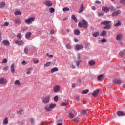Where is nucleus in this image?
Segmentation results:
<instances>
[{"mask_svg":"<svg viewBox=\"0 0 125 125\" xmlns=\"http://www.w3.org/2000/svg\"><path fill=\"white\" fill-rule=\"evenodd\" d=\"M66 47L67 49H71V45L70 44H67L66 45Z\"/></svg>","mask_w":125,"mask_h":125,"instance_id":"46","label":"nucleus"},{"mask_svg":"<svg viewBox=\"0 0 125 125\" xmlns=\"http://www.w3.org/2000/svg\"><path fill=\"white\" fill-rule=\"evenodd\" d=\"M92 10H95V7H94V6H92Z\"/></svg>","mask_w":125,"mask_h":125,"instance_id":"64","label":"nucleus"},{"mask_svg":"<svg viewBox=\"0 0 125 125\" xmlns=\"http://www.w3.org/2000/svg\"><path fill=\"white\" fill-rule=\"evenodd\" d=\"M7 83V81L3 78H0V84H5Z\"/></svg>","mask_w":125,"mask_h":125,"instance_id":"14","label":"nucleus"},{"mask_svg":"<svg viewBox=\"0 0 125 125\" xmlns=\"http://www.w3.org/2000/svg\"><path fill=\"white\" fill-rule=\"evenodd\" d=\"M62 10L63 11H64V12H65L66 11H69V10H70V9H69V8L68 7H64L63 8Z\"/></svg>","mask_w":125,"mask_h":125,"instance_id":"42","label":"nucleus"},{"mask_svg":"<svg viewBox=\"0 0 125 125\" xmlns=\"http://www.w3.org/2000/svg\"><path fill=\"white\" fill-rule=\"evenodd\" d=\"M69 118H70V119H73V118H74V114L70 113L69 114Z\"/></svg>","mask_w":125,"mask_h":125,"instance_id":"47","label":"nucleus"},{"mask_svg":"<svg viewBox=\"0 0 125 125\" xmlns=\"http://www.w3.org/2000/svg\"><path fill=\"white\" fill-rule=\"evenodd\" d=\"M30 122L31 124H34L35 123V120H34V118H30Z\"/></svg>","mask_w":125,"mask_h":125,"instance_id":"50","label":"nucleus"},{"mask_svg":"<svg viewBox=\"0 0 125 125\" xmlns=\"http://www.w3.org/2000/svg\"><path fill=\"white\" fill-rule=\"evenodd\" d=\"M9 69V67L8 66H6L4 68V71H7Z\"/></svg>","mask_w":125,"mask_h":125,"instance_id":"55","label":"nucleus"},{"mask_svg":"<svg viewBox=\"0 0 125 125\" xmlns=\"http://www.w3.org/2000/svg\"><path fill=\"white\" fill-rule=\"evenodd\" d=\"M116 39L117 41H121V40H122V39H123V34L121 33L118 34L116 35Z\"/></svg>","mask_w":125,"mask_h":125,"instance_id":"13","label":"nucleus"},{"mask_svg":"<svg viewBox=\"0 0 125 125\" xmlns=\"http://www.w3.org/2000/svg\"><path fill=\"white\" fill-rule=\"evenodd\" d=\"M8 25H9V23L6 22L4 23V24H3V26L4 27H5V26H8Z\"/></svg>","mask_w":125,"mask_h":125,"instance_id":"54","label":"nucleus"},{"mask_svg":"<svg viewBox=\"0 0 125 125\" xmlns=\"http://www.w3.org/2000/svg\"><path fill=\"white\" fill-rule=\"evenodd\" d=\"M99 91H100L99 89H97L95 90L92 94V96H94V97H96V96L98 95V93H99Z\"/></svg>","mask_w":125,"mask_h":125,"instance_id":"15","label":"nucleus"},{"mask_svg":"<svg viewBox=\"0 0 125 125\" xmlns=\"http://www.w3.org/2000/svg\"><path fill=\"white\" fill-rule=\"evenodd\" d=\"M45 4L46 6H48V7H50L52 6V5H53L52 3H51V2H50L49 1H46L45 2Z\"/></svg>","mask_w":125,"mask_h":125,"instance_id":"19","label":"nucleus"},{"mask_svg":"<svg viewBox=\"0 0 125 125\" xmlns=\"http://www.w3.org/2000/svg\"><path fill=\"white\" fill-rule=\"evenodd\" d=\"M54 92L55 93H57L60 91V86L58 85H55L53 87Z\"/></svg>","mask_w":125,"mask_h":125,"instance_id":"7","label":"nucleus"},{"mask_svg":"<svg viewBox=\"0 0 125 125\" xmlns=\"http://www.w3.org/2000/svg\"><path fill=\"white\" fill-rule=\"evenodd\" d=\"M14 22L15 24H21V21L19 18H17L15 20H14Z\"/></svg>","mask_w":125,"mask_h":125,"instance_id":"21","label":"nucleus"},{"mask_svg":"<svg viewBox=\"0 0 125 125\" xmlns=\"http://www.w3.org/2000/svg\"><path fill=\"white\" fill-rule=\"evenodd\" d=\"M74 34L75 35H80V34H81V32H80V30L76 29L74 30Z\"/></svg>","mask_w":125,"mask_h":125,"instance_id":"38","label":"nucleus"},{"mask_svg":"<svg viewBox=\"0 0 125 125\" xmlns=\"http://www.w3.org/2000/svg\"><path fill=\"white\" fill-rule=\"evenodd\" d=\"M106 35H107V31L103 30L101 34H100V36H102V37H105Z\"/></svg>","mask_w":125,"mask_h":125,"instance_id":"29","label":"nucleus"},{"mask_svg":"<svg viewBox=\"0 0 125 125\" xmlns=\"http://www.w3.org/2000/svg\"><path fill=\"white\" fill-rule=\"evenodd\" d=\"M5 6V2L2 1L0 2V8H3Z\"/></svg>","mask_w":125,"mask_h":125,"instance_id":"28","label":"nucleus"},{"mask_svg":"<svg viewBox=\"0 0 125 125\" xmlns=\"http://www.w3.org/2000/svg\"><path fill=\"white\" fill-rule=\"evenodd\" d=\"M119 2L122 5H125V0H120Z\"/></svg>","mask_w":125,"mask_h":125,"instance_id":"45","label":"nucleus"},{"mask_svg":"<svg viewBox=\"0 0 125 125\" xmlns=\"http://www.w3.org/2000/svg\"><path fill=\"white\" fill-rule=\"evenodd\" d=\"M111 23H112V21H102L101 24V25H105V26L103 27L104 30H110V29H111Z\"/></svg>","mask_w":125,"mask_h":125,"instance_id":"1","label":"nucleus"},{"mask_svg":"<svg viewBox=\"0 0 125 125\" xmlns=\"http://www.w3.org/2000/svg\"><path fill=\"white\" fill-rule=\"evenodd\" d=\"M104 12H109L110 9L107 7H103L102 8Z\"/></svg>","mask_w":125,"mask_h":125,"instance_id":"24","label":"nucleus"},{"mask_svg":"<svg viewBox=\"0 0 125 125\" xmlns=\"http://www.w3.org/2000/svg\"><path fill=\"white\" fill-rule=\"evenodd\" d=\"M114 27H119L122 25V23H121V21L119 20H116L114 21Z\"/></svg>","mask_w":125,"mask_h":125,"instance_id":"9","label":"nucleus"},{"mask_svg":"<svg viewBox=\"0 0 125 125\" xmlns=\"http://www.w3.org/2000/svg\"><path fill=\"white\" fill-rule=\"evenodd\" d=\"M50 34H51V35H53V34H54V31L51 30V31H50Z\"/></svg>","mask_w":125,"mask_h":125,"instance_id":"62","label":"nucleus"},{"mask_svg":"<svg viewBox=\"0 0 125 125\" xmlns=\"http://www.w3.org/2000/svg\"><path fill=\"white\" fill-rule=\"evenodd\" d=\"M77 60L76 61V64L77 67H79L80 63L82 62V59H81V55L78 54L77 57Z\"/></svg>","mask_w":125,"mask_h":125,"instance_id":"5","label":"nucleus"},{"mask_svg":"<svg viewBox=\"0 0 125 125\" xmlns=\"http://www.w3.org/2000/svg\"><path fill=\"white\" fill-rule=\"evenodd\" d=\"M90 45V43H87L85 44L86 47H87L89 46Z\"/></svg>","mask_w":125,"mask_h":125,"instance_id":"60","label":"nucleus"},{"mask_svg":"<svg viewBox=\"0 0 125 125\" xmlns=\"http://www.w3.org/2000/svg\"><path fill=\"white\" fill-rule=\"evenodd\" d=\"M50 100V96H47V97L43 98L42 99V102L44 103V104H47L49 101Z\"/></svg>","mask_w":125,"mask_h":125,"instance_id":"6","label":"nucleus"},{"mask_svg":"<svg viewBox=\"0 0 125 125\" xmlns=\"http://www.w3.org/2000/svg\"><path fill=\"white\" fill-rule=\"evenodd\" d=\"M78 26L79 28H83L84 29H87L88 28V22L85 20H82L78 23Z\"/></svg>","mask_w":125,"mask_h":125,"instance_id":"2","label":"nucleus"},{"mask_svg":"<svg viewBox=\"0 0 125 125\" xmlns=\"http://www.w3.org/2000/svg\"><path fill=\"white\" fill-rule=\"evenodd\" d=\"M97 79L98 81H102V80H103V75L101 74L99 75Z\"/></svg>","mask_w":125,"mask_h":125,"instance_id":"34","label":"nucleus"},{"mask_svg":"<svg viewBox=\"0 0 125 125\" xmlns=\"http://www.w3.org/2000/svg\"><path fill=\"white\" fill-rule=\"evenodd\" d=\"M117 115L118 117H122L123 116H125V113L122 111H119L117 112Z\"/></svg>","mask_w":125,"mask_h":125,"instance_id":"18","label":"nucleus"},{"mask_svg":"<svg viewBox=\"0 0 125 125\" xmlns=\"http://www.w3.org/2000/svg\"><path fill=\"white\" fill-rule=\"evenodd\" d=\"M83 45H80L77 44L75 46L76 50H81V49H83Z\"/></svg>","mask_w":125,"mask_h":125,"instance_id":"12","label":"nucleus"},{"mask_svg":"<svg viewBox=\"0 0 125 125\" xmlns=\"http://www.w3.org/2000/svg\"><path fill=\"white\" fill-rule=\"evenodd\" d=\"M22 112H23V110L22 109L19 110V111H18V114H22Z\"/></svg>","mask_w":125,"mask_h":125,"instance_id":"57","label":"nucleus"},{"mask_svg":"<svg viewBox=\"0 0 125 125\" xmlns=\"http://www.w3.org/2000/svg\"><path fill=\"white\" fill-rule=\"evenodd\" d=\"M58 71V68L54 67L51 70V73H54V72H57Z\"/></svg>","mask_w":125,"mask_h":125,"instance_id":"33","label":"nucleus"},{"mask_svg":"<svg viewBox=\"0 0 125 125\" xmlns=\"http://www.w3.org/2000/svg\"><path fill=\"white\" fill-rule=\"evenodd\" d=\"M33 62L35 64H38V63H39V61L38 60H34Z\"/></svg>","mask_w":125,"mask_h":125,"instance_id":"53","label":"nucleus"},{"mask_svg":"<svg viewBox=\"0 0 125 125\" xmlns=\"http://www.w3.org/2000/svg\"><path fill=\"white\" fill-rule=\"evenodd\" d=\"M93 37H94L95 38H96L99 36V32H95L92 34Z\"/></svg>","mask_w":125,"mask_h":125,"instance_id":"25","label":"nucleus"},{"mask_svg":"<svg viewBox=\"0 0 125 125\" xmlns=\"http://www.w3.org/2000/svg\"><path fill=\"white\" fill-rule=\"evenodd\" d=\"M87 112L85 110H83L81 111V113L82 115H86Z\"/></svg>","mask_w":125,"mask_h":125,"instance_id":"41","label":"nucleus"},{"mask_svg":"<svg viewBox=\"0 0 125 125\" xmlns=\"http://www.w3.org/2000/svg\"><path fill=\"white\" fill-rule=\"evenodd\" d=\"M76 101H79L80 100V97H76L75 98Z\"/></svg>","mask_w":125,"mask_h":125,"instance_id":"58","label":"nucleus"},{"mask_svg":"<svg viewBox=\"0 0 125 125\" xmlns=\"http://www.w3.org/2000/svg\"><path fill=\"white\" fill-rule=\"evenodd\" d=\"M51 65V62H48L44 65V68H47V67H50Z\"/></svg>","mask_w":125,"mask_h":125,"instance_id":"26","label":"nucleus"},{"mask_svg":"<svg viewBox=\"0 0 125 125\" xmlns=\"http://www.w3.org/2000/svg\"><path fill=\"white\" fill-rule=\"evenodd\" d=\"M35 17H30L28 19H26L24 20L25 23L27 24V25H29V24H31L34 20H35Z\"/></svg>","mask_w":125,"mask_h":125,"instance_id":"4","label":"nucleus"},{"mask_svg":"<svg viewBox=\"0 0 125 125\" xmlns=\"http://www.w3.org/2000/svg\"><path fill=\"white\" fill-rule=\"evenodd\" d=\"M55 107H56V104L51 103L49 104V106L47 105L45 106L44 109L47 112H50L52 111V109H54Z\"/></svg>","mask_w":125,"mask_h":125,"instance_id":"3","label":"nucleus"},{"mask_svg":"<svg viewBox=\"0 0 125 125\" xmlns=\"http://www.w3.org/2000/svg\"><path fill=\"white\" fill-rule=\"evenodd\" d=\"M2 43L3 44L6 46H9L10 45V42H9V41L6 40H4Z\"/></svg>","mask_w":125,"mask_h":125,"instance_id":"11","label":"nucleus"},{"mask_svg":"<svg viewBox=\"0 0 125 125\" xmlns=\"http://www.w3.org/2000/svg\"><path fill=\"white\" fill-rule=\"evenodd\" d=\"M17 38H18V39H21V38H22V34L20 33H18L17 35Z\"/></svg>","mask_w":125,"mask_h":125,"instance_id":"44","label":"nucleus"},{"mask_svg":"<svg viewBox=\"0 0 125 125\" xmlns=\"http://www.w3.org/2000/svg\"><path fill=\"white\" fill-rule=\"evenodd\" d=\"M122 13V11L118 10L116 11H114L112 13V16L113 17H116L118 16L119 14H121Z\"/></svg>","mask_w":125,"mask_h":125,"instance_id":"8","label":"nucleus"},{"mask_svg":"<svg viewBox=\"0 0 125 125\" xmlns=\"http://www.w3.org/2000/svg\"><path fill=\"white\" fill-rule=\"evenodd\" d=\"M114 83L116 84H121V83H122V81H121V80H119V79H115L114 80Z\"/></svg>","mask_w":125,"mask_h":125,"instance_id":"20","label":"nucleus"},{"mask_svg":"<svg viewBox=\"0 0 125 125\" xmlns=\"http://www.w3.org/2000/svg\"><path fill=\"white\" fill-rule=\"evenodd\" d=\"M54 101L57 102L58 101V96H55L54 98Z\"/></svg>","mask_w":125,"mask_h":125,"instance_id":"48","label":"nucleus"},{"mask_svg":"<svg viewBox=\"0 0 125 125\" xmlns=\"http://www.w3.org/2000/svg\"><path fill=\"white\" fill-rule=\"evenodd\" d=\"M89 91V89H86L84 90H83L82 91V94H87V93H88V92Z\"/></svg>","mask_w":125,"mask_h":125,"instance_id":"36","label":"nucleus"},{"mask_svg":"<svg viewBox=\"0 0 125 125\" xmlns=\"http://www.w3.org/2000/svg\"><path fill=\"white\" fill-rule=\"evenodd\" d=\"M71 18L72 19H73V20H74L75 23H78V20L77 19L76 16H75L74 15H72Z\"/></svg>","mask_w":125,"mask_h":125,"instance_id":"31","label":"nucleus"},{"mask_svg":"<svg viewBox=\"0 0 125 125\" xmlns=\"http://www.w3.org/2000/svg\"><path fill=\"white\" fill-rule=\"evenodd\" d=\"M7 61H8L7 59L4 58L3 59L2 63V64H4V63H6L7 62Z\"/></svg>","mask_w":125,"mask_h":125,"instance_id":"43","label":"nucleus"},{"mask_svg":"<svg viewBox=\"0 0 125 125\" xmlns=\"http://www.w3.org/2000/svg\"><path fill=\"white\" fill-rule=\"evenodd\" d=\"M68 105V102H63L61 104V106L62 107H65V106H67Z\"/></svg>","mask_w":125,"mask_h":125,"instance_id":"37","label":"nucleus"},{"mask_svg":"<svg viewBox=\"0 0 125 125\" xmlns=\"http://www.w3.org/2000/svg\"><path fill=\"white\" fill-rule=\"evenodd\" d=\"M54 11H55L54 8L51 7L49 8V12H50V13H53Z\"/></svg>","mask_w":125,"mask_h":125,"instance_id":"39","label":"nucleus"},{"mask_svg":"<svg viewBox=\"0 0 125 125\" xmlns=\"http://www.w3.org/2000/svg\"><path fill=\"white\" fill-rule=\"evenodd\" d=\"M15 85H17L18 86H21L22 85V83L18 80H16L14 82Z\"/></svg>","mask_w":125,"mask_h":125,"instance_id":"16","label":"nucleus"},{"mask_svg":"<svg viewBox=\"0 0 125 125\" xmlns=\"http://www.w3.org/2000/svg\"><path fill=\"white\" fill-rule=\"evenodd\" d=\"M15 43L16 44H18V45L21 46L24 43V42H23V40H15Z\"/></svg>","mask_w":125,"mask_h":125,"instance_id":"10","label":"nucleus"},{"mask_svg":"<svg viewBox=\"0 0 125 125\" xmlns=\"http://www.w3.org/2000/svg\"><path fill=\"white\" fill-rule=\"evenodd\" d=\"M3 123L4 125H7L8 124V118H7V117L5 118L3 120Z\"/></svg>","mask_w":125,"mask_h":125,"instance_id":"30","label":"nucleus"},{"mask_svg":"<svg viewBox=\"0 0 125 125\" xmlns=\"http://www.w3.org/2000/svg\"><path fill=\"white\" fill-rule=\"evenodd\" d=\"M10 68L12 74H14L15 73V69H14V64H12Z\"/></svg>","mask_w":125,"mask_h":125,"instance_id":"22","label":"nucleus"},{"mask_svg":"<svg viewBox=\"0 0 125 125\" xmlns=\"http://www.w3.org/2000/svg\"><path fill=\"white\" fill-rule=\"evenodd\" d=\"M106 40L105 39H102L101 40V42H102V43H103V42H106Z\"/></svg>","mask_w":125,"mask_h":125,"instance_id":"51","label":"nucleus"},{"mask_svg":"<svg viewBox=\"0 0 125 125\" xmlns=\"http://www.w3.org/2000/svg\"><path fill=\"white\" fill-rule=\"evenodd\" d=\"M27 62H26V61H23L22 62V65H26Z\"/></svg>","mask_w":125,"mask_h":125,"instance_id":"56","label":"nucleus"},{"mask_svg":"<svg viewBox=\"0 0 125 125\" xmlns=\"http://www.w3.org/2000/svg\"><path fill=\"white\" fill-rule=\"evenodd\" d=\"M38 125H44V124L43 122H41Z\"/></svg>","mask_w":125,"mask_h":125,"instance_id":"63","label":"nucleus"},{"mask_svg":"<svg viewBox=\"0 0 125 125\" xmlns=\"http://www.w3.org/2000/svg\"><path fill=\"white\" fill-rule=\"evenodd\" d=\"M104 14V13H103V12H98L99 16H103Z\"/></svg>","mask_w":125,"mask_h":125,"instance_id":"49","label":"nucleus"},{"mask_svg":"<svg viewBox=\"0 0 125 125\" xmlns=\"http://www.w3.org/2000/svg\"><path fill=\"white\" fill-rule=\"evenodd\" d=\"M15 15H21V11H16L15 12Z\"/></svg>","mask_w":125,"mask_h":125,"instance_id":"40","label":"nucleus"},{"mask_svg":"<svg viewBox=\"0 0 125 125\" xmlns=\"http://www.w3.org/2000/svg\"><path fill=\"white\" fill-rule=\"evenodd\" d=\"M32 71H33L32 68H29L27 70H26L27 75H30V74H31V72H32Z\"/></svg>","mask_w":125,"mask_h":125,"instance_id":"35","label":"nucleus"},{"mask_svg":"<svg viewBox=\"0 0 125 125\" xmlns=\"http://www.w3.org/2000/svg\"><path fill=\"white\" fill-rule=\"evenodd\" d=\"M95 3H97V4H101V2H100V1H96Z\"/></svg>","mask_w":125,"mask_h":125,"instance_id":"61","label":"nucleus"},{"mask_svg":"<svg viewBox=\"0 0 125 125\" xmlns=\"http://www.w3.org/2000/svg\"><path fill=\"white\" fill-rule=\"evenodd\" d=\"M74 122H75V123H79V119L78 118L74 119Z\"/></svg>","mask_w":125,"mask_h":125,"instance_id":"52","label":"nucleus"},{"mask_svg":"<svg viewBox=\"0 0 125 125\" xmlns=\"http://www.w3.org/2000/svg\"><path fill=\"white\" fill-rule=\"evenodd\" d=\"M89 64L90 66H94L95 65V62L93 60H91L89 61Z\"/></svg>","mask_w":125,"mask_h":125,"instance_id":"27","label":"nucleus"},{"mask_svg":"<svg viewBox=\"0 0 125 125\" xmlns=\"http://www.w3.org/2000/svg\"><path fill=\"white\" fill-rule=\"evenodd\" d=\"M109 9H110V10H112V11H114V10H115L114 7H110Z\"/></svg>","mask_w":125,"mask_h":125,"instance_id":"59","label":"nucleus"},{"mask_svg":"<svg viewBox=\"0 0 125 125\" xmlns=\"http://www.w3.org/2000/svg\"><path fill=\"white\" fill-rule=\"evenodd\" d=\"M84 9V6H83V4H81L79 9V13H82V12L83 11Z\"/></svg>","mask_w":125,"mask_h":125,"instance_id":"17","label":"nucleus"},{"mask_svg":"<svg viewBox=\"0 0 125 125\" xmlns=\"http://www.w3.org/2000/svg\"><path fill=\"white\" fill-rule=\"evenodd\" d=\"M32 37V32H28L25 35L26 39H29Z\"/></svg>","mask_w":125,"mask_h":125,"instance_id":"23","label":"nucleus"},{"mask_svg":"<svg viewBox=\"0 0 125 125\" xmlns=\"http://www.w3.org/2000/svg\"><path fill=\"white\" fill-rule=\"evenodd\" d=\"M24 52L25 54H27L28 52H29V48H28V46H25L24 48Z\"/></svg>","mask_w":125,"mask_h":125,"instance_id":"32","label":"nucleus"}]
</instances>
